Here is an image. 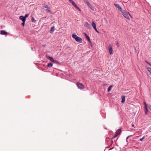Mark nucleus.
Returning <instances> with one entry per match:
<instances>
[{
	"instance_id": "nucleus-1",
	"label": "nucleus",
	"mask_w": 151,
	"mask_h": 151,
	"mask_svg": "<svg viewBox=\"0 0 151 151\" xmlns=\"http://www.w3.org/2000/svg\"><path fill=\"white\" fill-rule=\"evenodd\" d=\"M72 37L75 39V40L80 43L81 42L82 40L81 38L79 37L75 34H73L72 35Z\"/></svg>"
},
{
	"instance_id": "nucleus-2",
	"label": "nucleus",
	"mask_w": 151,
	"mask_h": 151,
	"mask_svg": "<svg viewBox=\"0 0 151 151\" xmlns=\"http://www.w3.org/2000/svg\"><path fill=\"white\" fill-rule=\"evenodd\" d=\"M121 12L125 18H126L128 19H130L129 17V15H130V14L129 12H127L124 10H123Z\"/></svg>"
},
{
	"instance_id": "nucleus-3",
	"label": "nucleus",
	"mask_w": 151,
	"mask_h": 151,
	"mask_svg": "<svg viewBox=\"0 0 151 151\" xmlns=\"http://www.w3.org/2000/svg\"><path fill=\"white\" fill-rule=\"evenodd\" d=\"M78 88L81 89H82L84 88V86L81 83H77L76 84Z\"/></svg>"
},
{
	"instance_id": "nucleus-4",
	"label": "nucleus",
	"mask_w": 151,
	"mask_h": 151,
	"mask_svg": "<svg viewBox=\"0 0 151 151\" xmlns=\"http://www.w3.org/2000/svg\"><path fill=\"white\" fill-rule=\"evenodd\" d=\"M84 26L86 28L90 29L91 28V25L89 24L87 22H85L84 23Z\"/></svg>"
},
{
	"instance_id": "nucleus-5",
	"label": "nucleus",
	"mask_w": 151,
	"mask_h": 151,
	"mask_svg": "<svg viewBox=\"0 0 151 151\" xmlns=\"http://www.w3.org/2000/svg\"><path fill=\"white\" fill-rule=\"evenodd\" d=\"M87 4L88 6L89 7V8L93 11H94L95 9V8L93 7L88 2L87 3Z\"/></svg>"
},
{
	"instance_id": "nucleus-6",
	"label": "nucleus",
	"mask_w": 151,
	"mask_h": 151,
	"mask_svg": "<svg viewBox=\"0 0 151 151\" xmlns=\"http://www.w3.org/2000/svg\"><path fill=\"white\" fill-rule=\"evenodd\" d=\"M114 5L115 6V7L118 8V9L121 11V12L123 10L122 9V8L120 7V6L117 4H114Z\"/></svg>"
},
{
	"instance_id": "nucleus-7",
	"label": "nucleus",
	"mask_w": 151,
	"mask_h": 151,
	"mask_svg": "<svg viewBox=\"0 0 151 151\" xmlns=\"http://www.w3.org/2000/svg\"><path fill=\"white\" fill-rule=\"evenodd\" d=\"M109 53L110 55H111L113 51L112 48L110 45L109 46Z\"/></svg>"
},
{
	"instance_id": "nucleus-8",
	"label": "nucleus",
	"mask_w": 151,
	"mask_h": 151,
	"mask_svg": "<svg viewBox=\"0 0 151 151\" xmlns=\"http://www.w3.org/2000/svg\"><path fill=\"white\" fill-rule=\"evenodd\" d=\"M1 34L2 35H7L8 34V32L4 30H1Z\"/></svg>"
},
{
	"instance_id": "nucleus-9",
	"label": "nucleus",
	"mask_w": 151,
	"mask_h": 151,
	"mask_svg": "<svg viewBox=\"0 0 151 151\" xmlns=\"http://www.w3.org/2000/svg\"><path fill=\"white\" fill-rule=\"evenodd\" d=\"M144 111L145 115H147L148 111L147 106H145V107H144Z\"/></svg>"
},
{
	"instance_id": "nucleus-10",
	"label": "nucleus",
	"mask_w": 151,
	"mask_h": 151,
	"mask_svg": "<svg viewBox=\"0 0 151 151\" xmlns=\"http://www.w3.org/2000/svg\"><path fill=\"white\" fill-rule=\"evenodd\" d=\"M46 57L48 59L50 60V61H51L52 62L53 60H54V59H53V58L49 56L48 55H46Z\"/></svg>"
},
{
	"instance_id": "nucleus-11",
	"label": "nucleus",
	"mask_w": 151,
	"mask_h": 151,
	"mask_svg": "<svg viewBox=\"0 0 151 151\" xmlns=\"http://www.w3.org/2000/svg\"><path fill=\"white\" fill-rule=\"evenodd\" d=\"M121 98L122 99V100L121 102L122 103H124L125 101V96L124 95H122L121 96Z\"/></svg>"
},
{
	"instance_id": "nucleus-12",
	"label": "nucleus",
	"mask_w": 151,
	"mask_h": 151,
	"mask_svg": "<svg viewBox=\"0 0 151 151\" xmlns=\"http://www.w3.org/2000/svg\"><path fill=\"white\" fill-rule=\"evenodd\" d=\"M19 19L21 20H22V22H25L26 19H25L24 17L23 16H21L19 17Z\"/></svg>"
},
{
	"instance_id": "nucleus-13",
	"label": "nucleus",
	"mask_w": 151,
	"mask_h": 151,
	"mask_svg": "<svg viewBox=\"0 0 151 151\" xmlns=\"http://www.w3.org/2000/svg\"><path fill=\"white\" fill-rule=\"evenodd\" d=\"M118 135H118L116 133H115V135L114 136V137H113L112 138V139H111V142H113V140H112V139H114V141H116V140H117V139H118V138H117V139H115V138L116 137H117L118 136Z\"/></svg>"
},
{
	"instance_id": "nucleus-14",
	"label": "nucleus",
	"mask_w": 151,
	"mask_h": 151,
	"mask_svg": "<svg viewBox=\"0 0 151 151\" xmlns=\"http://www.w3.org/2000/svg\"><path fill=\"white\" fill-rule=\"evenodd\" d=\"M84 35H85V37H86V39L88 41H90V38H89V37L88 35L85 32L84 33Z\"/></svg>"
},
{
	"instance_id": "nucleus-15",
	"label": "nucleus",
	"mask_w": 151,
	"mask_h": 151,
	"mask_svg": "<svg viewBox=\"0 0 151 151\" xmlns=\"http://www.w3.org/2000/svg\"><path fill=\"white\" fill-rule=\"evenodd\" d=\"M122 132V131L120 129H118L116 132L115 133L117 134L118 135L120 134Z\"/></svg>"
},
{
	"instance_id": "nucleus-16",
	"label": "nucleus",
	"mask_w": 151,
	"mask_h": 151,
	"mask_svg": "<svg viewBox=\"0 0 151 151\" xmlns=\"http://www.w3.org/2000/svg\"><path fill=\"white\" fill-rule=\"evenodd\" d=\"M72 5L77 9H78L79 11H81V10L78 7L76 4L74 2V4H73Z\"/></svg>"
},
{
	"instance_id": "nucleus-17",
	"label": "nucleus",
	"mask_w": 151,
	"mask_h": 151,
	"mask_svg": "<svg viewBox=\"0 0 151 151\" xmlns=\"http://www.w3.org/2000/svg\"><path fill=\"white\" fill-rule=\"evenodd\" d=\"M92 27H93V29L96 28V25L95 23L93 21H92Z\"/></svg>"
},
{
	"instance_id": "nucleus-18",
	"label": "nucleus",
	"mask_w": 151,
	"mask_h": 151,
	"mask_svg": "<svg viewBox=\"0 0 151 151\" xmlns=\"http://www.w3.org/2000/svg\"><path fill=\"white\" fill-rule=\"evenodd\" d=\"M55 27L54 26L52 27L51 28V29L50 30V33H51L52 32H54L55 30Z\"/></svg>"
},
{
	"instance_id": "nucleus-19",
	"label": "nucleus",
	"mask_w": 151,
	"mask_h": 151,
	"mask_svg": "<svg viewBox=\"0 0 151 151\" xmlns=\"http://www.w3.org/2000/svg\"><path fill=\"white\" fill-rule=\"evenodd\" d=\"M31 17H32V18L31 19V20L34 23L36 22V21L35 20L34 18L32 16H31Z\"/></svg>"
},
{
	"instance_id": "nucleus-20",
	"label": "nucleus",
	"mask_w": 151,
	"mask_h": 151,
	"mask_svg": "<svg viewBox=\"0 0 151 151\" xmlns=\"http://www.w3.org/2000/svg\"><path fill=\"white\" fill-rule=\"evenodd\" d=\"M52 62L53 63H55L57 65H60V63L59 62H58L57 61L55 60H53V61Z\"/></svg>"
},
{
	"instance_id": "nucleus-21",
	"label": "nucleus",
	"mask_w": 151,
	"mask_h": 151,
	"mask_svg": "<svg viewBox=\"0 0 151 151\" xmlns=\"http://www.w3.org/2000/svg\"><path fill=\"white\" fill-rule=\"evenodd\" d=\"M46 8L47 9L46 10V11L48 12L49 13H51V12L50 10V8L48 6V7L47 8Z\"/></svg>"
},
{
	"instance_id": "nucleus-22",
	"label": "nucleus",
	"mask_w": 151,
	"mask_h": 151,
	"mask_svg": "<svg viewBox=\"0 0 151 151\" xmlns=\"http://www.w3.org/2000/svg\"><path fill=\"white\" fill-rule=\"evenodd\" d=\"M53 65V64L52 63H49L47 64V66L49 68H51Z\"/></svg>"
},
{
	"instance_id": "nucleus-23",
	"label": "nucleus",
	"mask_w": 151,
	"mask_h": 151,
	"mask_svg": "<svg viewBox=\"0 0 151 151\" xmlns=\"http://www.w3.org/2000/svg\"><path fill=\"white\" fill-rule=\"evenodd\" d=\"M42 6H43V7L45 8H47L48 7V5H47V4H46L45 3H44L42 4Z\"/></svg>"
},
{
	"instance_id": "nucleus-24",
	"label": "nucleus",
	"mask_w": 151,
	"mask_h": 151,
	"mask_svg": "<svg viewBox=\"0 0 151 151\" xmlns=\"http://www.w3.org/2000/svg\"><path fill=\"white\" fill-rule=\"evenodd\" d=\"M113 86V85H110L108 88V92H109L111 89L112 87Z\"/></svg>"
},
{
	"instance_id": "nucleus-25",
	"label": "nucleus",
	"mask_w": 151,
	"mask_h": 151,
	"mask_svg": "<svg viewBox=\"0 0 151 151\" xmlns=\"http://www.w3.org/2000/svg\"><path fill=\"white\" fill-rule=\"evenodd\" d=\"M147 69L149 72H151V68H149V67H147Z\"/></svg>"
},
{
	"instance_id": "nucleus-26",
	"label": "nucleus",
	"mask_w": 151,
	"mask_h": 151,
	"mask_svg": "<svg viewBox=\"0 0 151 151\" xmlns=\"http://www.w3.org/2000/svg\"><path fill=\"white\" fill-rule=\"evenodd\" d=\"M29 16V14H25V16L24 17L25 19H26V18H27Z\"/></svg>"
},
{
	"instance_id": "nucleus-27",
	"label": "nucleus",
	"mask_w": 151,
	"mask_h": 151,
	"mask_svg": "<svg viewBox=\"0 0 151 151\" xmlns=\"http://www.w3.org/2000/svg\"><path fill=\"white\" fill-rule=\"evenodd\" d=\"M89 42V43H90V46L91 47H93V45H92V43L91 42V40H90V41H88Z\"/></svg>"
},
{
	"instance_id": "nucleus-28",
	"label": "nucleus",
	"mask_w": 151,
	"mask_h": 151,
	"mask_svg": "<svg viewBox=\"0 0 151 151\" xmlns=\"http://www.w3.org/2000/svg\"><path fill=\"white\" fill-rule=\"evenodd\" d=\"M116 45L118 47H119L120 46V45L118 42H116Z\"/></svg>"
},
{
	"instance_id": "nucleus-29",
	"label": "nucleus",
	"mask_w": 151,
	"mask_h": 151,
	"mask_svg": "<svg viewBox=\"0 0 151 151\" xmlns=\"http://www.w3.org/2000/svg\"><path fill=\"white\" fill-rule=\"evenodd\" d=\"M132 136V135H129V136H128L126 138V141L127 142H128V139L129 138V137H131Z\"/></svg>"
},
{
	"instance_id": "nucleus-30",
	"label": "nucleus",
	"mask_w": 151,
	"mask_h": 151,
	"mask_svg": "<svg viewBox=\"0 0 151 151\" xmlns=\"http://www.w3.org/2000/svg\"><path fill=\"white\" fill-rule=\"evenodd\" d=\"M72 4H74V1L73 0H68Z\"/></svg>"
},
{
	"instance_id": "nucleus-31",
	"label": "nucleus",
	"mask_w": 151,
	"mask_h": 151,
	"mask_svg": "<svg viewBox=\"0 0 151 151\" xmlns=\"http://www.w3.org/2000/svg\"><path fill=\"white\" fill-rule=\"evenodd\" d=\"M145 138V136H143V137H142V138L140 139H139V140H140V141H142L143 140V139Z\"/></svg>"
},
{
	"instance_id": "nucleus-32",
	"label": "nucleus",
	"mask_w": 151,
	"mask_h": 151,
	"mask_svg": "<svg viewBox=\"0 0 151 151\" xmlns=\"http://www.w3.org/2000/svg\"><path fill=\"white\" fill-rule=\"evenodd\" d=\"M25 22L23 21V22H22V25L23 26H24Z\"/></svg>"
},
{
	"instance_id": "nucleus-33",
	"label": "nucleus",
	"mask_w": 151,
	"mask_h": 151,
	"mask_svg": "<svg viewBox=\"0 0 151 151\" xmlns=\"http://www.w3.org/2000/svg\"><path fill=\"white\" fill-rule=\"evenodd\" d=\"M143 103L144 104V107H145V106H147V104L145 102H144Z\"/></svg>"
},
{
	"instance_id": "nucleus-34",
	"label": "nucleus",
	"mask_w": 151,
	"mask_h": 151,
	"mask_svg": "<svg viewBox=\"0 0 151 151\" xmlns=\"http://www.w3.org/2000/svg\"><path fill=\"white\" fill-rule=\"evenodd\" d=\"M94 29L98 33H99V32L97 30L96 28H94Z\"/></svg>"
},
{
	"instance_id": "nucleus-35",
	"label": "nucleus",
	"mask_w": 151,
	"mask_h": 151,
	"mask_svg": "<svg viewBox=\"0 0 151 151\" xmlns=\"http://www.w3.org/2000/svg\"><path fill=\"white\" fill-rule=\"evenodd\" d=\"M145 62H146L147 63V64H149V65H150V66H151V64L150 63H149L148 61H146V60H145Z\"/></svg>"
},
{
	"instance_id": "nucleus-36",
	"label": "nucleus",
	"mask_w": 151,
	"mask_h": 151,
	"mask_svg": "<svg viewBox=\"0 0 151 151\" xmlns=\"http://www.w3.org/2000/svg\"><path fill=\"white\" fill-rule=\"evenodd\" d=\"M149 108L150 109L151 111V105H149Z\"/></svg>"
},
{
	"instance_id": "nucleus-37",
	"label": "nucleus",
	"mask_w": 151,
	"mask_h": 151,
	"mask_svg": "<svg viewBox=\"0 0 151 151\" xmlns=\"http://www.w3.org/2000/svg\"><path fill=\"white\" fill-rule=\"evenodd\" d=\"M106 139H107H107H109V137H106Z\"/></svg>"
},
{
	"instance_id": "nucleus-38",
	"label": "nucleus",
	"mask_w": 151,
	"mask_h": 151,
	"mask_svg": "<svg viewBox=\"0 0 151 151\" xmlns=\"http://www.w3.org/2000/svg\"><path fill=\"white\" fill-rule=\"evenodd\" d=\"M113 148H114L113 147H112V148H111L110 149H109V150H112V149H113Z\"/></svg>"
},
{
	"instance_id": "nucleus-39",
	"label": "nucleus",
	"mask_w": 151,
	"mask_h": 151,
	"mask_svg": "<svg viewBox=\"0 0 151 151\" xmlns=\"http://www.w3.org/2000/svg\"><path fill=\"white\" fill-rule=\"evenodd\" d=\"M132 126L133 127H134V124H132Z\"/></svg>"
},
{
	"instance_id": "nucleus-40",
	"label": "nucleus",
	"mask_w": 151,
	"mask_h": 151,
	"mask_svg": "<svg viewBox=\"0 0 151 151\" xmlns=\"http://www.w3.org/2000/svg\"><path fill=\"white\" fill-rule=\"evenodd\" d=\"M150 75H151V72H150Z\"/></svg>"
}]
</instances>
